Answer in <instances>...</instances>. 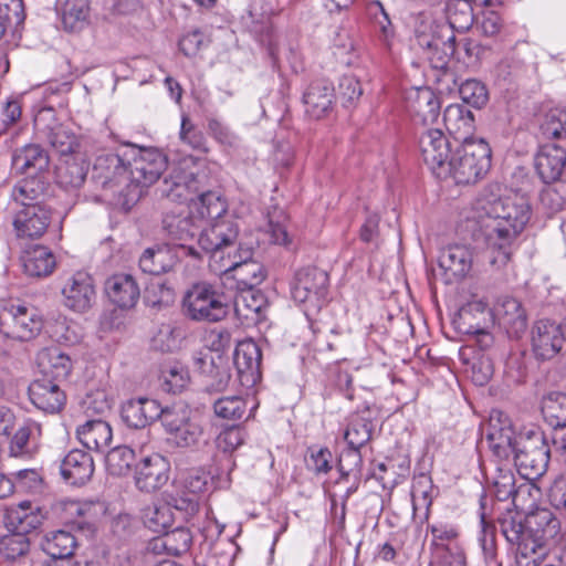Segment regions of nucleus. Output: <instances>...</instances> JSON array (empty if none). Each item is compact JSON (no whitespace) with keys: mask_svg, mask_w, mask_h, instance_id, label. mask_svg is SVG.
<instances>
[{"mask_svg":"<svg viewBox=\"0 0 566 566\" xmlns=\"http://www.w3.org/2000/svg\"><path fill=\"white\" fill-rule=\"evenodd\" d=\"M475 210L484 222L489 262L501 270L510 262L517 238L530 220V205L516 193L500 196L485 190L478 198Z\"/></svg>","mask_w":566,"mask_h":566,"instance_id":"f257e3e1","label":"nucleus"},{"mask_svg":"<svg viewBox=\"0 0 566 566\" xmlns=\"http://www.w3.org/2000/svg\"><path fill=\"white\" fill-rule=\"evenodd\" d=\"M501 533L515 547L517 566H538L546 562L548 545L562 534L560 520L548 509H537L523 518L516 512H507L499 520Z\"/></svg>","mask_w":566,"mask_h":566,"instance_id":"f03ea898","label":"nucleus"},{"mask_svg":"<svg viewBox=\"0 0 566 566\" xmlns=\"http://www.w3.org/2000/svg\"><path fill=\"white\" fill-rule=\"evenodd\" d=\"M238 233L233 221L220 219L200 234L198 245L210 255L209 266L216 274L231 275L238 289L252 290L265 277L263 265L252 260V251L241 249L233 255L230 252L224 255V251L235 243Z\"/></svg>","mask_w":566,"mask_h":566,"instance_id":"7ed1b4c3","label":"nucleus"},{"mask_svg":"<svg viewBox=\"0 0 566 566\" xmlns=\"http://www.w3.org/2000/svg\"><path fill=\"white\" fill-rule=\"evenodd\" d=\"M450 175L457 184H474L491 167V148L483 138L465 137L450 159Z\"/></svg>","mask_w":566,"mask_h":566,"instance_id":"20e7f679","label":"nucleus"},{"mask_svg":"<svg viewBox=\"0 0 566 566\" xmlns=\"http://www.w3.org/2000/svg\"><path fill=\"white\" fill-rule=\"evenodd\" d=\"M184 314L195 322L216 323L228 314V298L220 286L198 282L182 297Z\"/></svg>","mask_w":566,"mask_h":566,"instance_id":"39448f33","label":"nucleus"},{"mask_svg":"<svg viewBox=\"0 0 566 566\" xmlns=\"http://www.w3.org/2000/svg\"><path fill=\"white\" fill-rule=\"evenodd\" d=\"M549 449L539 430L521 432L515 440L514 464L525 480H536L547 470Z\"/></svg>","mask_w":566,"mask_h":566,"instance_id":"423d86ee","label":"nucleus"},{"mask_svg":"<svg viewBox=\"0 0 566 566\" xmlns=\"http://www.w3.org/2000/svg\"><path fill=\"white\" fill-rule=\"evenodd\" d=\"M416 38L432 69L444 70L450 60L454 59L455 33L449 24L433 20L422 21Z\"/></svg>","mask_w":566,"mask_h":566,"instance_id":"0eeeda50","label":"nucleus"},{"mask_svg":"<svg viewBox=\"0 0 566 566\" xmlns=\"http://www.w3.org/2000/svg\"><path fill=\"white\" fill-rule=\"evenodd\" d=\"M44 321L39 311L24 304H10L0 312V333L10 339L30 342L38 337Z\"/></svg>","mask_w":566,"mask_h":566,"instance_id":"6e6552de","label":"nucleus"},{"mask_svg":"<svg viewBox=\"0 0 566 566\" xmlns=\"http://www.w3.org/2000/svg\"><path fill=\"white\" fill-rule=\"evenodd\" d=\"M163 426L178 448H196L205 441L201 421L184 403L167 407Z\"/></svg>","mask_w":566,"mask_h":566,"instance_id":"1a4fd4ad","label":"nucleus"},{"mask_svg":"<svg viewBox=\"0 0 566 566\" xmlns=\"http://www.w3.org/2000/svg\"><path fill=\"white\" fill-rule=\"evenodd\" d=\"M328 293V275L317 268H304L295 273L291 295L306 311H318L326 302Z\"/></svg>","mask_w":566,"mask_h":566,"instance_id":"9d476101","label":"nucleus"},{"mask_svg":"<svg viewBox=\"0 0 566 566\" xmlns=\"http://www.w3.org/2000/svg\"><path fill=\"white\" fill-rule=\"evenodd\" d=\"M186 256L201 259L202 251L185 243L154 245L139 256V268L144 273L159 275L171 271Z\"/></svg>","mask_w":566,"mask_h":566,"instance_id":"9b49d317","label":"nucleus"},{"mask_svg":"<svg viewBox=\"0 0 566 566\" xmlns=\"http://www.w3.org/2000/svg\"><path fill=\"white\" fill-rule=\"evenodd\" d=\"M36 136L45 140L59 155L69 156L78 147L76 135L55 117L53 106L41 108L34 117Z\"/></svg>","mask_w":566,"mask_h":566,"instance_id":"f8f14e48","label":"nucleus"},{"mask_svg":"<svg viewBox=\"0 0 566 566\" xmlns=\"http://www.w3.org/2000/svg\"><path fill=\"white\" fill-rule=\"evenodd\" d=\"M419 149L424 164L440 179L450 175L452 144L446 134L438 128L427 129L419 138Z\"/></svg>","mask_w":566,"mask_h":566,"instance_id":"ddd939ff","label":"nucleus"},{"mask_svg":"<svg viewBox=\"0 0 566 566\" xmlns=\"http://www.w3.org/2000/svg\"><path fill=\"white\" fill-rule=\"evenodd\" d=\"M130 181L136 187H149L167 168V159L157 149H139L129 163Z\"/></svg>","mask_w":566,"mask_h":566,"instance_id":"4468645a","label":"nucleus"},{"mask_svg":"<svg viewBox=\"0 0 566 566\" xmlns=\"http://www.w3.org/2000/svg\"><path fill=\"white\" fill-rule=\"evenodd\" d=\"M493 319L510 337H521L527 328V315L522 303L510 295L497 298L492 308Z\"/></svg>","mask_w":566,"mask_h":566,"instance_id":"2eb2a0df","label":"nucleus"},{"mask_svg":"<svg viewBox=\"0 0 566 566\" xmlns=\"http://www.w3.org/2000/svg\"><path fill=\"white\" fill-rule=\"evenodd\" d=\"M64 305L83 313L94 303L96 292L92 276L86 272H76L66 280L62 289Z\"/></svg>","mask_w":566,"mask_h":566,"instance_id":"dca6fc26","label":"nucleus"},{"mask_svg":"<svg viewBox=\"0 0 566 566\" xmlns=\"http://www.w3.org/2000/svg\"><path fill=\"white\" fill-rule=\"evenodd\" d=\"M261 349L252 339L239 342L234 353L233 363L240 382L245 387H253L261 379Z\"/></svg>","mask_w":566,"mask_h":566,"instance_id":"f3484780","label":"nucleus"},{"mask_svg":"<svg viewBox=\"0 0 566 566\" xmlns=\"http://www.w3.org/2000/svg\"><path fill=\"white\" fill-rule=\"evenodd\" d=\"M158 190L161 197L172 202L190 203L192 197L200 191V185L192 171L175 168L164 178Z\"/></svg>","mask_w":566,"mask_h":566,"instance_id":"a211bd4d","label":"nucleus"},{"mask_svg":"<svg viewBox=\"0 0 566 566\" xmlns=\"http://www.w3.org/2000/svg\"><path fill=\"white\" fill-rule=\"evenodd\" d=\"M169 463L158 453L146 455L136 465L135 484L143 492H155L164 486L169 476Z\"/></svg>","mask_w":566,"mask_h":566,"instance_id":"6ab92c4d","label":"nucleus"},{"mask_svg":"<svg viewBox=\"0 0 566 566\" xmlns=\"http://www.w3.org/2000/svg\"><path fill=\"white\" fill-rule=\"evenodd\" d=\"M92 178L102 188L114 189L130 180L125 159L113 153L102 154L96 157Z\"/></svg>","mask_w":566,"mask_h":566,"instance_id":"aec40b11","label":"nucleus"},{"mask_svg":"<svg viewBox=\"0 0 566 566\" xmlns=\"http://www.w3.org/2000/svg\"><path fill=\"white\" fill-rule=\"evenodd\" d=\"M564 344L563 329L549 319L537 321L532 329V348L538 359H552Z\"/></svg>","mask_w":566,"mask_h":566,"instance_id":"412c9836","label":"nucleus"},{"mask_svg":"<svg viewBox=\"0 0 566 566\" xmlns=\"http://www.w3.org/2000/svg\"><path fill=\"white\" fill-rule=\"evenodd\" d=\"M51 221V210L44 205H31L17 210L13 226L19 237L39 238L44 234Z\"/></svg>","mask_w":566,"mask_h":566,"instance_id":"4be33fe9","label":"nucleus"},{"mask_svg":"<svg viewBox=\"0 0 566 566\" xmlns=\"http://www.w3.org/2000/svg\"><path fill=\"white\" fill-rule=\"evenodd\" d=\"M472 262V251L463 244L448 245L439 254V266L444 272L447 283L464 279L471 271Z\"/></svg>","mask_w":566,"mask_h":566,"instance_id":"5701e85b","label":"nucleus"},{"mask_svg":"<svg viewBox=\"0 0 566 566\" xmlns=\"http://www.w3.org/2000/svg\"><path fill=\"white\" fill-rule=\"evenodd\" d=\"M28 391L31 402L48 413L61 411L66 401L59 381L49 378H36L30 384Z\"/></svg>","mask_w":566,"mask_h":566,"instance_id":"b1692460","label":"nucleus"},{"mask_svg":"<svg viewBox=\"0 0 566 566\" xmlns=\"http://www.w3.org/2000/svg\"><path fill=\"white\" fill-rule=\"evenodd\" d=\"M166 410L155 399L137 398L123 406L122 418L132 428L145 429L157 419L163 421Z\"/></svg>","mask_w":566,"mask_h":566,"instance_id":"393cba45","label":"nucleus"},{"mask_svg":"<svg viewBox=\"0 0 566 566\" xmlns=\"http://www.w3.org/2000/svg\"><path fill=\"white\" fill-rule=\"evenodd\" d=\"M4 520L10 530L27 535L41 526L44 515L38 504L31 501H22L10 505L6 510Z\"/></svg>","mask_w":566,"mask_h":566,"instance_id":"a878e982","label":"nucleus"},{"mask_svg":"<svg viewBox=\"0 0 566 566\" xmlns=\"http://www.w3.org/2000/svg\"><path fill=\"white\" fill-rule=\"evenodd\" d=\"M566 167V150L555 144L541 146L535 156V169L545 184L557 181Z\"/></svg>","mask_w":566,"mask_h":566,"instance_id":"bb28decb","label":"nucleus"},{"mask_svg":"<svg viewBox=\"0 0 566 566\" xmlns=\"http://www.w3.org/2000/svg\"><path fill=\"white\" fill-rule=\"evenodd\" d=\"M60 472L63 480L71 485H83L94 473V461L90 453L74 449L61 461Z\"/></svg>","mask_w":566,"mask_h":566,"instance_id":"cd10ccee","label":"nucleus"},{"mask_svg":"<svg viewBox=\"0 0 566 566\" xmlns=\"http://www.w3.org/2000/svg\"><path fill=\"white\" fill-rule=\"evenodd\" d=\"M334 101V87L327 81L313 82L303 95L306 114L315 119L327 116L333 111Z\"/></svg>","mask_w":566,"mask_h":566,"instance_id":"c85d7f7f","label":"nucleus"},{"mask_svg":"<svg viewBox=\"0 0 566 566\" xmlns=\"http://www.w3.org/2000/svg\"><path fill=\"white\" fill-rule=\"evenodd\" d=\"M105 291L108 298L120 308L135 306L139 298V287L130 274H114L107 279Z\"/></svg>","mask_w":566,"mask_h":566,"instance_id":"c756f323","label":"nucleus"},{"mask_svg":"<svg viewBox=\"0 0 566 566\" xmlns=\"http://www.w3.org/2000/svg\"><path fill=\"white\" fill-rule=\"evenodd\" d=\"M76 437L86 449L103 452L112 442L113 431L102 418L88 419L76 428Z\"/></svg>","mask_w":566,"mask_h":566,"instance_id":"7c9ffc66","label":"nucleus"},{"mask_svg":"<svg viewBox=\"0 0 566 566\" xmlns=\"http://www.w3.org/2000/svg\"><path fill=\"white\" fill-rule=\"evenodd\" d=\"M40 378H49L55 381L66 379L72 369L71 358L57 347L43 348L36 356Z\"/></svg>","mask_w":566,"mask_h":566,"instance_id":"2f4dec72","label":"nucleus"},{"mask_svg":"<svg viewBox=\"0 0 566 566\" xmlns=\"http://www.w3.org/2000/svg\"><path fill=\"white\" fill-rule=\"evenodd\" d=\"M41 426L35 421H27L17 429L11 438L9 454L14 458H31L40 447Z\"/></svg>","mask_w":566,"mask_h":566,"instance_id":"473e14b6","label":"nucleus"},{"mask_svg":"<svg viewBox=\"0 0 566 566\" xmlns=\"http://www.w3.org/2000/svg\"><path fill=\"white\" fill-rule=\"evenodd\" d=\"M163 228L166 234L177 241H187L199 235L206 230H201V224L191 212H168L163 219Z\"/></svg>","mask_w":566,"mask_h":566,"instance_id":"72a5a7b5","label":"nucleus"},{"mask_svg":"<svg viewBox=\"0 0 566 566\" xmlns=\"http://www.w3.org/2000/svg\"><path fill=\"white\" fill-rule=\"evenodd\" d=\"M409 112L418 117L423 124L437 120L440 113V101L429 87H420L411 91L408 95Z\"/></svg>","mask_w":566,"mask_h":566,"instance_id":"f704fd0d","label":"nucleus"},{"mask_svg":"<svg viewBox=\"0 0 566 566\" xmlns=\"http://www.w3.org/2000/svg\"><path fill=\"white\" fill-rule=\"evenodd\" d=\"M49 166L48 153L36 144L25 145L12 157L13 169L23 175L34 176Z\"/></svg>","mask_w":566,"mask_h":566,"instance_id":"c9c22d12","label":"nucleus"},{"mask_svg":"<svg viewBox=\"0 0 566 566\" xmlns=\"http://www.w3.org/2000/svg\"><path fill=\"white\" fill-rule=\"evenodd\" d=\"M491 484L493 493L499 501L512 499L515 505H517L518 499L524 493L528 494L531 491L530 483L515 485V475L510 468H496L495 473L491 478Z\"/></svg>","mask_w":566,"mask_h":566,"instance_id":"e433bc0d","label":"nucleus"},{"mask_svg":"<svg viewBox=\"0 0 566 566\" xmlns=\"http://www.w3.org/2000/svg\"><path fill=\"white\" fill-rule=\"evenodd\" d=\"M443 123L455 140H464L465 137H472L474 128V118L472 113L463 105L451 104L443 112Z\"/></svg>","mask_w":566,"mask_h":566,"instance_id":"4c0bfd02","label":"nucleus"},{"mask_svg":"<svg viewBox=\"0 0 566 566\" xmlns=\"http://www.w3.org/2000/svg\"><path fill=\"white\" fill-rule=\"evenodd\" d=\"M193 365L200 374L216 378V382L210 384L213 390L221 391L226 389L230 380V374L216 355L207 350H200L193 356Z\"/></svg>","mask_w":566,"mask_h":566,"instance_id":"58836bf2","label":"nucleus"},{"mask_svg":"<svg viewBox=\"0 0 566 566\" xmlns=\"http://www.w3.org/2000/svg\"><path fill=\"white\" fill-rule=\"evenodd\" d=\"M22 264L25 274L29 276H48L55 268L53 253L43 245H34L22 255Z\"/></svg>","mask_w":566,"mask_h":566,"instance_id":"ea45409f","label":"nucleus"},{"mask_svg":"<svg viewBox=\"0 0 566 566\" xmlns=\"http://www.w3.org/2000/svg\"><path fill=\"white\" fill-rule=\"evenodd\" d=\"M515 437L509 424L501 426L491 420L486 432V441L493 454L499 459H507L515 450Z\"/></svg>","mask_w":566,"mask_h":566,"instance_id":"a19ab883","label":"nucleus"},{"mask_svg":"<svg viewBox=\"0 0 566 566\" xmlns=\"http://www.w3.org/2000/svg\"><path fill=\"white\" fill-rule=\"evenodd\" d=\"M475 7L471 2V0H448L446 11H447V21L444 22L450 25V29L454 32L457 31H468L475 19H478V14L474 12Z\"/></svg>","mask_w":566,"mask_h":566,"instance_id":"79ce46f5","label":"nucleus"},{"mask_svg":"<svg viewBox=\"0 0 566 566\" xmlns=\"http://www.w3.org/2000/svg\"><path fill=\"white\" fill-rule=\"evenodd\" d=\"M191 211L196 210L199 222L203 219H219L227 212L226 201L214 191H205L192 197L189 203Z\"/></svg>","mask_w":566,"mask_h":566,"instance_id":"37998d69","label":"nucleus"},{"mask_svg":"<svg viewBox=\"0 0 566 566\" xmlns=\"http://www.w3.org/2000/svg\"><path fill=\"white\" fill-rule=\"evenodd\" d=\"M491 55V48L469 36L455 39L454 60L467 66L476 67Z\"/></svg>","mask_w":566,"mask_h":566,"instance_id":"c03bdc74","label":"nucleus"},{"mask_svg":"<svg viewBox=\"0 0 566 566\" xmlns=\"http://www.w3.org/2000/svg\"><path fill=\"white\" fill-rule=\"evenodd\" d=\"M368 13L374 20L378 42L386 52L390 53L395 42V31L382 3L371 1L368 4Z\"/></svg>","mask_w":566,"mask_h":566,"instance_id":"a18cd8bd","label":"nucleus"},{"mask_svg":"<svg viewBox=\"0 0 566 566\" xmlns=\"http://www.w3.org/2000/svg\"><path fill=\"white\" fill-rule=\"evenodd\" d=\"M542 415L553 428H566V394L549 392L542 400Z\"/></svg>","mask_w":566,"mask_h":566,"instance_id":"49530a36","label":"nucleus"},{"mask_svg":"<svg viewBox=\"0 0 566 566\" xmlns=\"http://www.w3.org/2000/svg\"><path fill=\"white\" fill-rule=\"evenodd\" d=\"M90 6L87 0H67L62 10V23L65 30L81 31L88 23Z\"/></svg>","mask_w":566,"mask_h":566,"instance_id":"de8ad7c7","label":"nucleus"},{"mask_svg":"<svg viewBox=\"0 0 566 566\" xmlns=\"http://www.w3.org/2000/svg\"><path fill=\"white\" fill-rule=\"evenodd\" d=\"M76 546L77 541L72 533L59 530L46 537L43 548L52 558L63 559L71 557Z\"/></svg>","mask_w":566,"mask_h":566,"instance_id":"09e8293b","label":"nucleus"},{"mask_svg":"<svg viewBox=\"0 0 566 566\" xmlns=\"http://www.w3.org/2000/svg\"><path fill=\"white\" fill-rule=\"evenodd\" d=\"M135 460V450L127 446H119L107 452L105 457L106 470L109 474L122 476L130 472Z\"/></svg>","mask_w":566,"mask_h":566,"instance_id":"8fccbe9b","label":"nucleus"},{"mask_svg":"<svg viewBox=\"0 0 566 566\" xmlns=\"http://www.w3.org/2000/svg\"><path fill=\"white\" fill-rule=\"evenodd\" d=\"M143 521L150 531L164 533L172 525L174 516L168 505L153 504L144 509Z\"/></svg>","mask_w":566,"mask_h":566,"instance_id":"3c124183","label":"nucleus"},{"mask_svg":"<svg viewBox=\"0 0 566 566\" xmlns=\"http://www.w3.org/2000/svg\"><path fill=\"white\" fill-rule=\"evenodd\" d=\"M87 170L74 159H66L56 167V181L64 188H78L83 185Z\"/></svg>","mask_w":566,"mask_h":566,"instance_id":"603ef678","label":"nucleus"},{"mask_svg":"<svg viewBox=\"0 0 566 566\" xmlns=\"http://www.w3.org/2000/svg\"><path fill=\"white\" fill-rule=\"evenodd\" d=\"M248 409V401L241 396H227L217 399L213 411L217 417L226 420H240Z\"/></svg>","mask_w":566,"mask_h":566,"instance_id":"864d4df0","label":"nucleus"},{"mask_svg":"<svg viewBox=\"0 0 566 566\" xmlns=\"http://www.w3.org/2000/svg\"><path fill=\"white\" fill-rule=\"evenodd\" d=\"M192 536L188 528L176 527L170 532H164L163 541L159 544L163 545L164 552L179 556L190 548Z\"/></svg>","mask_w":566,"mask_h":566,"instance_id":"5fc2aeb1","label":"nucleus"},{"mask_svg":"<svg viewBox=\"0 0 566 566\" xmlns=\"http://www.w3.org/2000/svg\"><path fill=\"white\" fill-rule=\"evenodd\" d=\"M30 542L25 534L12 531L0 538V554L7 559H15L28 553Z\"/></svg>","mask_w":566,"mask_h":566,"instance_id":"6e6d98bb","label":"nucleus"},{"mask_svg":"<svg viewBox=\"0 0 566 566\" xmlns=\"http://www.w3.org/2000/svg\"><path fill=\"white\" fill-rule=\"evenodd\" d=\"M208 134L224 148H238L240 145L239 135L233 132L228 125L216 117L207 119Z\"/></svg>","mask_w":566,"mask_h":566,"instance_id":"4d7b16f0","label":"nucleus"},{"mask_svg":"<svg viewBox=\"0 0 566 566\" xmlns=\"http://www.w3.org/2000/svg\"><path fill=\"white\" fill-rule=\"evenodd\" d=\"M42 196V190L34 179H25L14 186L12 190V198L19 208H24L31 205H41L39 198Z\"/></svg>","mask_w":566,"mask_h":566,"instance_id":"13d9d810","label":"nucleus"},{"mask_svg":"<svg viewBox=\"0 0 566 566\" xmlns=\"http://www.w3.org/2000/svg\"><path fill=\"white\" fill-rule=\"evenodd\" d=\"M541 132L546 138H566V108L549 111L541 125Z\"/></svg>","mask_w":566,"mask_h":566,"instance_id":"bf43d9fd","label":"nucleus"},{"mask_svg":"<svg viewBox=\"0 0 566 566\" xmlns=\"http://www.w3.org/2000/svg\"><path fill=\"white\" fill-rule=\"evenodd\" d=\"M269 232L272 242L275 244L289 247L292 243V239L287 231L286 220L287 217L283 210L275 209L273 212H269Z\"/></svg>","mask_w":566,"mask_h":566,"instance_id":"052dcab7","label":"nucleus"},{"mask_svg":"<svg viewBox=\"0 0 566 566\" xmlns=\"http://www.w3.org/2000/svg\"><path fill=\"white\" fill-rule=\"evenodd\" d=\"M371 438V423L365 419L353 420L344 433V439L349 447L360 449Z\"/></svg>","mask_w":566,"mask_h":566,"instance_id":"680f3d73","label":"nucleus"},{"mask_svg":"<svg viewBox=\"0 0 566 566\" xmlns=\"http://www.w3.org/2000/svg\"><path fill=\"white\" fill-rule=\"evenodd\" d=\"M462 101L474 107H482L488 102V91L480 81L467 80L459 87Z\"/></svg>","mask_w":566,"mask_h":566,"instance_id":"e2e57ef3","label":"nucleus"},{"mask_svg":"<svg viewBox=\"0 0 566 566\" xmlns=\"http://www.w3.org/2000/svg\"><path fill=\"white\" fill-rule=\"evenodd\" d=\"M180 336L181 333L177 327L163 324L153 337V346L164 353L174 352L179 347Z\"/></svg>","mask_w":566,"mask_h":566,"instance_id":"0e129e2a","label":"nucleus"},{"mask_svg":"<svg viewBox=\"0 0 566 566\" xmlns=\"http://www.w3.org/2000/svg\"><path fill=\"white\" fill-rule=\"evenodd\" d=\"M245 440V432L240 427H229L217 437V448L226 453L237 450Z\"/></svg>","mask_w":566,"mask_h":566,"instance_id":"69168bd1","label":"nucleus"},{"mask_svg":"<svg viewBox=\"0 0 566 566\" xmlns=\"http://www.w3.org/2000/svg\"><path fill=\"white\" fill-rule=\"evenodd\" d=\"M179 136L182 143L189 145L196 150H206V138L203 133L199 130L187 115L181 118V127Z\"/></svg>","mask_w":566,"mask_h":566,"instance_id":"338daca9","label":"nucleus"},{"mask_svg":"<svg viewBox=\"0 0 566 566\" xmlns=\"http://www.w3.org/2000/svg\"><path fill=\"white\" fill-rule=\"evenodd\" d=\"M146 300L151 306L166 307L174 303L175 291L166 283H153L146 290Z\"/></svg>","mask_w":566,"mask_h":566,"instance_id":"774afa93","label":"nucleus"}]
</instances>
